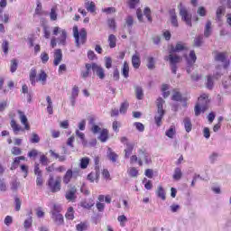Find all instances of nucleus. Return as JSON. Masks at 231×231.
<instances>
[{
	"label": "nucleus",
	"mask_w": 231,
	"mask_h": 231,
	"mask_svg": "<svg viewBox=\"0 0 231 231\" xmlns=\"http://www.w3.org/2000/svg\"><path fill=\"white\" fill-rule=\"evenodd\" d=\"M76 230L77 231H86L88 230V223L86 222H80L76 226Z\"/></svg>",
	"instance_id": "de8ad7c7"
},
{
	"label": "nucleus",
	"mask_w": 231,
	"mask_h": 231,
	"mask_svg": "<svg viewBox=\"0 0 231 231\" xmlns=\"http://www.w3.org/2000/svg\"><path fill=\"white\" fill-rule=\"evenodd\" d=\"M78 97H79V88L77 86H74L72 88L70 97L77 98Z\"/></svg>",
	"instance_id": "774afa93"
},
{
	"label": "nucleus",
	"mask_w": 231,
	"mask_h": 231,
	"mask_svg": "<svg viewBox=\"0 0 231 231\" xmlns=\"http://www.w3.org/2000/svg\"><path fill=\"white\" fill-rule=\"evenodd\" d=\"M165 115V112L162 113H157V115L154 116L155 124L160 127L162 125V120Z\"/></svg>",
	"instance_id": "4c0bfd02"
},
{
	"label": "nucleus",
	"mask_w": 231,
	"mask_h": 231,
	"mask_svg": "<svg viewBox=\"0 0 231 231\" xmlns=\"http://www.w3.org/2000/svg\"><path fill=\"white\" fill-rule=\"evenodd\" d=\"M85 68H86L87 70L81 72L82 79H88V77H89V71H91V69H93V67H92L91 63H87L85 65Z\"/></svg>",
	"instance_id": "cd10ccee"
},
{
	"label": "nucleus",
	"mask_w": 231,
	"mask_h": 231,
	"mask_svg": "<svg viewBox=\"0 0 231 231\" xmlns=\"http://www.w3.org/2000/svg\"><path fill=\"white\" fill-rule=\"evenodd\" d=\"M36 77H37V69L35 68L31 69L29 79L32 86H35L37 82Z\"/></svg>",
	"instance_id": "aec40b11"
},
{
	"label": "nucleus",
	"mask_w": 231,
	"mask_h": 231,
	"mask_svg": "<svg viewBox=\"0 0 231 231\" xmlns=\"http://www.w3.org/2000/svg\"><path fill=\"white\" fill-rule=\"evenodd\" d=\"M134 125L135 129L137 131H139V133H143L145 131V126L143 125V124H142L140 122L134 123Z\"/></svg>",
	"instance_id": "8fccbe9b"
},
{
	"label": "nucleus",
	"mask_w": 231,
	"mask_h": 231,
	"mask_svg": "<svg viewBox=\"0 0 231 231\" xmlns=\"http://www.w3.org/2000/svg\"><path fill=\"white\" fill-rule=\"evenodd\" d=\"M51 219L58 226H60V225H64V217L62 216V214L51 215Z\"/></svg>",
	"instance_id": "2eb2a0df"
},
{
	"label": "nucleus",
	"mask_w": 231,
	"mask_h": 231,
	"mask_svg": "<svg viewBox=\"0 0 231 231\" xmlns=\"http://www.w3.org/2000/svg\"><path fill=\"white\" fill-rule=\"evenodd\" d=\"M163 104H165V100L163 98L159 97L156 100V106H157V113H165V110H163Z\"/></svg>",
	"instance_id": "5701e85b"
},
{
	"label": "nucleus",
	"mask_w": 231,
	"mask_h": 231,
	"mask_svg": "<svg viewBox=\"0 0 231 231\" xmlns=\"http://www.w3.org/2000/svg\"><path fill=\"white\" fill-rule=\"evenodd\" d=\"M62 62V51L60 49H58L54 51V60L53 65L59 66Z\"/></svg>",
	"instance_id": "f8f14e48"
},
{
	"label": "nucleus",
	"mask_w": 231,
	"mask_h": 231,
	"mask_svg": "<svg viewBox=\"0 0 231 231\" xmlns=\"http://www.w3.org/2000/svg\"><path fill=\"white\" fill-rule=\"evenodd\" d=\"M31 143H39L41 142V137H39V134L33 133L30 138Z\"/></svg>",
	"instance_id": "3c124183"
},
{
	"label": "nucleus",
	"mask_w": 231,
	"mask_h": 231,
	"mask_svg": "<svg viewBox=\"0 0 231 231\" xmlns=\"http://www.w3.org/2000/svg\"><path fill=\"white\" fill-rule=\"evenodd\" d=\"M206 88L208 89H213L214 88V80L212 79V76H208L207 82H206Z\"/></svg>",
	"instance_id": "09e8293b"
},
{
	"label": "nucleus",
	"mask_w": 231,
	"mask_h": 231,
	"mask_svg": "<svg viewBox=\"0 0 231 231\" xmlns=\"http://www.w3.org/2000/svg\"><path fill=\"white\" fill-rule=\"evenodd\" d=\"M165 60H169L170 64H179V62H181V56L174 55L173 53H170L169 56H166L164 58Z\"/></svg>",
	"instance_id": "1a4fd4ad"
},
{
	"label": "nucleus",
	"mask_w": 231,
	"mask_h": 231,
	"mask_svg": "<svg viewBox=\"0 0 231 231\" xmlns=\"http://www.w3.org/2000/svg\"><path fill=\"white\" fill-rule=\"evenodd\" d=\"M194 44H195V46L199 48V46H201L203 44V35H199V36L196 37L194 40Z\"/></svg>",
	"instance_id": "13d9d810"
},
{
	"label": "nucleus",
	"mask_w": 231,
	"mask_h": 231,
	"mask_svg": "<svg viewBox=\"0 0 231 231\" xmlns=\"http://www.w3.org/2000/svg\"><path fill=\"white\" fill-rule=\"evenodd\" d=\"M125 24L129 30L133 29V24H134V19H133V16L129 15L125 18Z\"/></svg>",
	"instance_id": "37998d69"
},
{
	"label": "nucleus",
	"mask_w": 231,
	"mask_h": 231,
	"mask_svg": "<svg viewBox=\"0 0 231 231\" xmlns=\"http://www.w3.org/2000/svg\"><path fill=\"white\" fill-rule=\"evenodd\" d=\"M14 205H15L16 212H19V210H21V205H22V201H21V199H19V197L14 198Z\"/></svg>",
	"instance_id": "052dcab7"
},
{
	"label": "nucleus",
	"mask_w": 231,
	"mask_h": 231,
	"mask_svg": "<svg viewBox=\"0 0 231 231\" xmlns=\"http://www.w3.org/2000/svg\"><path fill=\"white\" fill-rule=\"evenodd\" d=\"M228 56L226 55V52H217L215 56V60L223 62L224 68L226 69L228 66H230V61L226 60Z\"/></svg>",
	"instance_id": "0eeeda50"
},
{
	"label": "nucleus",
	"mask_w": 231,
	"mask_h": 231,
	"mask_svg": "<svg viewBox=\"0 0 231 231\" xmlns=\"http://www.w3.org/2000/svg\"><path fill=\"white\" fill-rule=\"evenodd\" d=\"M133 149H134V144L127 143L126 148L125 149V158H130L131 154H133Z\"/></svg>",
	"instance_id": "bb28decb"
},
{
	"label": "nucleus",
	"mask_w": 231,
	"mask_h": 231,
	"mask_svg": "<svg viewBox=\"0 0 231 231\" xmlns=\"http://www.w3.org/2000/svg\"><path fill=\"white\" fill-rule=\"evenodd\" d=\"M18 115L20 116V121L23 125H24V129L26 131H30V125L28 124V117H26V115H24V112L18 110Z\"/></svg>",
	"instance_id": "9d476101"
},
{
	"label": "nucleus",
	"mask_w": 231,
	"mask_h": 231,
	"mask_svg": "<svg viewBox=\"0 0 231 231\" xmlns=\"http://www.w3.org/2000/svg\"><path fill=\"white\" fill-rule=\"evenodd\" d=\"M51 21H57V7H52L50 13Z\"/></svg>",
	"instance_id": "6e6d98bb"
},
{
	"label": "nucleus",
	"mask_w": 231,
	"mask_h": 231,
	"mask_svg": "<svg viewBox=\"0 0 231 231\" xmlns=\"http://www.w3.org/2000/svg\"><path fill=\"white\" fill-rule=\"evenodd\" d=\"M127 109H129V103L125 101L121 104L119 112L121 115H125V113H127Z\"/></svg>",
	"instance_id": "79ce46f5"
},
{
	"label": "nucleus",
	"mask_w": 231,
	"mask_h": 231,
	"mask_svg": "<svg viewBox=\"0 0 231 231\" xmlns=\"http://www.w3.org/2000/svg\"><path fill=\"white\" fill-rule=\"evenodd\" d=\"M85 7L88 10V12H90V14L95 13V10H96L95 2L85 3Z\"/></svg>",
	"instance_id": "58836bf2"
},
{
	"label": "nucleus",
	"mask_w": 231,
	"mask_h": 231,
	"mask_svg": "<svg viewBox=\"0 0 231 231\" xmlns=\"http://www.w3.org/2000/svg\"><path fill=\"white\" fill-rule=\"evenodd\" d=\"M220 156L221 155L217 152H211L209 157H208L210 163H216V162H217V160H219Z\"/></svg>",
	"instance_id": "f704fd0d"
},
{
	"label": "nucleus",
	"mask_w": 231,
	"mask_h": 231,
	"mask_svg": "<svg viewBox=\"0 0 231 231\" xmlns=\"http://www.w3.org/2000/svg\"><path fill=\"white\" fill-rule=\"evenodd\" d=\"M109 139V131L107 129H103L98 136V140L102 142L103 143L107 142Z\"/></svg>",
	"instance_id": "4be33fe9"
},
{
	"label": "nucleus",
	"mask_w": 231,
	"mask_h": 231,
	"mask_svg": "<svg viewBox=\"0 0 231 231\" xmlns=\"http://www.w3.org/2000/svg\"><path fill=\"white\" fill-rule=\"evenodd\" d=\"M105 66L106 69H111L113 66V60L110 57H106L105 58Z\"/></svg>",
	"instance_id": "4d7b16f0"
},
{
	"label": "nucleus",
	"mask_w": 231,
	"mask_h": 231,
	"mask_svg": "<svg viewBox=\"0 0 231 231\" xmlns=\"http://www.w3.org/2000/svg\"><path fill=\"white\" fill-rule=\"evenodd\" d=\"M138 154H139V158L143 160L147 165H149V163L152 162L151 154H149V152H147V151L139 150Z\"/></svg>",
	"instance_id": "9b49d317"
},
{
	"label": "nucleus",
	"mask_w": 231,
	"mask_h": 231,
	"mask_svg": "<svg viewBox=\"0 0 231 231\" xmlns=\"http://www.w3.org/2000/svg\"><path fill=\"white\" fill-rule=\"evenodd\" d=\"M209 35H212V22L208 21L204 30V36L208 38Z\"/></svg>",
	"instance_id": "393cba45"
},
{
	"label": "nucleus",
	"mask_w": 231,
	"mask_h": 231,
	"mask_svg": "<svg viewBox=\"0 0 231 231\" xmlns=\"http://www.w3.org/2000/svg\"><path fill=\"white\" fill-rule=\"evenodd\" d=\"M11 127L14 131V134H17V133H19V131H23V128H21V125H19L15 120H12L11 121Z\"/></svg>",
	"instance_id": "ea45409f"
},
{
	"label": "nucleus",
	"mask_w": 231,
	"mask_h": 231,
	"mask_svg": "<svg viewBox=\"0 0 231 231\" xmlns=\"http://www.w3.org/2000/svg\"><path fill=\"white\" fill-rule=\"evenodd\" d=\"M73 178V170L69 169L65 175L63 176V183L65 185H68L69 181H71V179Z\"/></svg>",
	"instance_id": "412c9836"
},
{
	"label": "nucleus",
	"mask_w": 231,
	"mask_h": 231,
	"mask_svg": "<svg viewBox=\"0 0 231 231\" xmlns=\"http://www.w3.org/2000/svg\"><path fill=\"white\" fill-rule=\"evenodd\" d=\"M127 174L130 176V178H138V170L134 167H130L127 170Z\"/></svg>",
	"instance_id": "72a5a7b5"
},
{
	"label": "nucleus",
	"mask_w": 231,
	"mask_h": 231,
	"mask_svg": "<svg viewBox=\"0 0 231 231\" xmlns=\"http://www.w3.org/2000/svg\"><path fill=\"white\" fill-rule=\"evenodd\" d=\"M117 221L120 223L121 226H125V223H127V217H125V215H121L117 217Z\"/></svg>",
	"instance_id": "5fc2aeb1"
},
{
	"label": "nucleus",
	"mask_w": 231,
	"mask_h": 231,
	"mask_svg": "<svg viewBox=\"0 0 231 231\" xmlns=\"http://www.w3.org/2000/svg\"><path fill=\"white\" fill-rule=\"evenodd\" d=\"M225 15V7L224 6H219L217 9V21H221V17Z\"/></svg>",
	"instance_id": "a18cd8bd"
},
{
	"label": "nucleus",
	"mask_w": 231,
	"mask_h": 231,
	"mask_svg": "<svg viewBox=\"0 0 231 231\" xmlns=\"http://www.w3.org/2000/svg\"><path fill=\"white\" fill-rule=\"evenodd\" d=\"M106 158L112 162V163H116L118 161V154L116 152H113V149L108 148L106 152Z\"/></svg>",
	"instance_id": "ddd939ff"
},
{
	"label": "nucleus",
	"mask_w": 231,
	"mask_h": 231,
	"mask_svg": "<svg viewBox=\"0 0 231 231\" xmlns=\"http://www.w3.org/2000/svg\"><path fill=\"white\" fill-rule=\"evenodd\" d=\"M165 134L168 138H174L176 136V126L171 125L166 132Z\"/></svg>",
	"instance_id": "c756f323"
},
{
	"label": "nucleus",
	"mask_w": 231,
	"mask_h": 231,
	"mask_svg": "<svg viewBox=\"0 0 231 231\" xmlns=\"http://www.w3.org/2000/svg\"><path fill=\"white\" fill-rule=\"evenodd\" d=\"M46 80H48V74H46V71L43 69H41L36 79V82H42L44 86V84H46Z\"/></svg>",
	"instance_id": "4468645a"
},
{
	"label": "nucleus",
	"mask_w": 231,
	"mask_h": 231,
	"mask_svg": "<svg viewBox=\"0 0 231 231\" xmlns=\"http://www.w3.org/2000/svg\"><path fill=\"white\" fill-rule=\"evenodd\" d=\"M19 187H21V182L17 181V180L11 182V190H17Z\"/></svg>",
	"instance_id": "680f3d73"
},
{
	"label": "nucleus",
	"mask_w": 231,
	"mask_h": 231,
	"mask_svg": "<svg viewBox=\"0 0 231 231\" xmlns=\"http://www.w3.org/2000/svg\"><path fill=\"white\" fill-rule=\"evenodd\" d=\"M170 14V21L171 24L174 26V28H178V14H176V9H171L169 11Z\"/></svg>",
	"instance_id": "6e6552de"
},
{
	"label": "nucleus",
	"mask_w": 231,
	"mask_h": 231,
	"mask_svg": "<svg viewBox=\"0 0 231 231\" xmlns=\"http://www.w3.org/2000/svg\"><path fill=\"white\" fill-rule=\"evenodd\" d=\"M156 194H157L158 198H161V199H162V201H165L166 197H165V189H163V187L159 186L157 189Z\"/></svg>",
	"instance_id": "c9c22d12"
},
{
	"label": "nucleus",
	"mask_w": 231,
	"mask_h": 231,
	"mask_svg": "<svg viewBox=\"0 0 231 231\" xmlns=\"http://www.w3.org/2000/svg\"><path fill=\"white\" fill-rule=\"evenodd\" d=\"M140 64H142L140 54H134L132 57V66L134 68V69H138V68H140Z\"/></svg>",
	"instance_id": "dca6fc26"
},
{
	"label": "nucleus",
	"mask_w": 231,
	"mask_h": 231,
	"mask_svg": "<svg viewBox=\"0 0 231 231\" xmlns=\"http://www.w3.org/2000/svg\"><path fill=\"white\" fill-rule=\"evenodd\" d=\"M32 217H30L29 218H27L25 221H24V224H23V226L25 228V230H28L29 228L32 227Z\"/></svg>",
	"instance_id": "69168bd1"
},
{
	"label": "nucleus",
	"mask_w": 231,
	"mask_h": 231,
	"mask_svg": "<svg viewBox=\"0 0 231 231\" xmlns=\"http://www.w3.org/2000/svg\"><path fill=\"white\" fill-rule=\"evenodd\" d=\"M122 75L125 79H129V63L127 61L124 62Z\"/></svg>",
	"instance_id": "7c9ffc66"
},
{
	"label": "nucleus",
	"mask_w": 231,
	"mask_h": 231,
	"mask_svg": "<svg viewBox=\"0 0 231 231\" xmlns=\"http://www.w3.org/2000/svg\"><path fill=\"white\" fill-rule=\"evenodd\" d=\"M66 219L73 221L75 219V211H73V207H69L65 214Z\"/></svg>",
	"instance_id": "473e14b6"
},
{
	"label": "nucleus",
	"mask_w": 231,
	"mask_h": 231,
	"mask_svg": "<svg viewBox=\"0 0 231 231\" xmlns=\"http://www.w3.org/2000/svg\"><path fill=\"white\" fill-rule=\"evenodd\" d=\"M46 101L48 104L47 112L49 113V115H53V101H51V97L50 96H47Z\"/></svg>",
	"instance_id": "c85d7f7f"
},
{
	"label": "nucleus",
	"mask_w": 231,
	"mask_h": 231,
	"mask_svg": "<svg viewBox=\"0 0 231 231\" xmlns=\"http://www.w3.org/2000/svg\"><path fill=\"white\" fill-rule=\"evenodd\" d=\"M196 52L194 51H189V55L187 58L188 66H194L197 60Z\"/></svg>",
	"instance_id": "6ab92c4d"
},
{
	"label": "nucleus",
	"mask_w": 231,
	"mask_h": 231,
	"mask_svg": "<svg viewBox=\"0 0 231 231\" xmlns=\"http://www.w3.org/2000/svg\"><path fill=\"white\" fill-rule=\"evenodd\" d=\"M40 163H42V165L46 166L48 165V163H50V161L48 160V157H46V155L42 154L40 156Z\"/></svg>",
	"instance_id": "e2e57ef3"
},
{
	"label": "nucleus",
	"mask_w": 231,
	"mask_h": 231,
	"mask_svg": "<svg viewBox=\"0 0 231 231\" xmlns=\"http://www.w3.org/2000/svg\"><path fill=\"white\" fill-rule=\"evenodd\" d=\"M40 59L42 62V64H46L48 62V60H50V55L47 54V52H42Z\"/></svg>",
	"instance_id": "864d4df0"
},
{
	"label": "nucleus",
	"mask_w": 231,
	"mask_h": 231,
	"mask_svg": "<svg viewBox=\"0 0 231 231\" xmlns=\"http://www.w3.org/2000/svg\"><path fill=\"white\" fill-rule=\"evenodd\" d=\"M183 122H184L185 131L187 133H190L192 131V122L190 121V118L185 117Z\"/></svg>",
	"instance_id": "a878e982"
},
{
	"label": "nucleus",
	"mask_w": 231,
	"mask_h": 231,
	"mask_svg": "<svg viewBox=\"0 0 231 231\" xmlns=\"http://www.w3.org/2000/svg\"><path fill=\"white\" fill-rule=\"evenodd\" d=\"M80 168L81 169H88V166L89 165V158L84 157L80 160Z\"/></svg>",
	"instance_id": "49530a36"
},
{
	"label": "nucleus",
	"mask_w": 231,
	"mask_h": 231,
	"mask_svg": "<svg viewBox=\"0 0 231 231\" xmlns=\"http://www.w3.org/2000/svg\"><path fill=\"white\" fill-rule=\"evenodd\" d=\"M62 212V206L60 204H54L51 211V216L60 214Z\"/></svg>",
	"instance_id": "2f4dec72"
},
{
	"label": "nucleus",
	"mask_w": 231,
	"mask_h": 231,
	"mask_svg": "<svg viewBox=\"0 0 231 231\" xmlns=\"http://www.w3.org/2000/svg\"><path fill=\"white\" fill-rule=\"evenodd\" d=\"M185 50V45L181 42H178L176 46L171 47L170 53H180V51H183Z\"/></svg>",
	"instance_id": "a211bd4d"
},
{
	"label": "nucleus",
	"mask_w": 231,
	"mask_h": 231,
	"mask_svg": "<svg viewBox=\"0 0 231 231\" xmlns=\"http://www.w3.org/2000/svg\"><path fill=\"white\" fill-rule=\"evenodd\" d=\"M92 71L95 75H97V78L100 79V80H104V79H106V70L103 67H101V65L92 63Z\"/></svg>",
	"instance_id": "423d86ee"
},
{
	"label": "nucleus",
	"mask_w": 231,
	"mask_h": 231,
	"mask_svg": "<svg viewBox=\"0 0 231 231\" xmlns=\"http://www.w3.org/2000/svg\"><path fill=\"white\" fill-rule=\"evenodd\" d=\"M77 194V188L73 187L69 191L66 192L65 198L69 201H73L75 198H77L75 195Z\"/></svg>",
	"instance_id": "f3484780"
},
{
	"label": "nucleus",
	"mask_w": 231,
	"mask_h": 231,
	"mask_svg": "<svg viewBox=\"0 0 231 231\" xmlns=\"http://www.w3.org/2000/svg\"><path fill=\"white\" fill-rule=\"evenodd\" d=\"M19 66V62L17 60H11L10 71L11 73H15L17 71V67Z\"/></svg>",
	"instance_id": "c03bdc74"
},
{
	"label": "nucleus",
	"mask_w": 231,
	"mask_h": 231,
	"mask_svg": "<svg viewBox=\"0 0 231 231\" xmlns=\"http://www.w3.org/2000/svg\"><path fill=\"white\" fill-rule=\"evenodd\" d=\"M61 180L60 177H57L56 180L53 177V174L49 176V180L47 181V185L51 190V192H60L61 186Z\"/></svg>",
	"instance_id": "7ed1b4c3"
},
{
	"label": "nucleus",
	"mask_w": 231,
	"mask_h": 231,
	"mask_svg": "<svg viewBox=\"0 0 231 231\" xmlns=\"http://www.w3.org/2000/svg\"><path fill=\"white\" fill-rule=\"evenodd\" d=\"M178 8L180 10V15L181 17V20L184 21V23L188 26L192 27V14H189V10H187V7L183 6V4H180Z\"/></svg>",
	"instance_id": "20e7f679"
},
{
	"label": "nucleus",
	"mask_w": 231,
	"mask_h": 231,
	"mask_svg": "<svg viewBox=\"0 0 231 231\" xmlns=\"http://www.w3.org/2000/svg\"><path fill=\"white\" fill-rule=\"evenodd\" d=\"M19 163H21V160H19V157L14 158L11 166V171H15V169L19 167Z\"/></svg>",
	"instance_id": "0e129e2a"
},
{
	"label": "nucleus",
	"mask_w": 231,
	"mask_h": 231,
	"mask_svg": "<svg viewBox=\"0 0 231 231\" xmlns=\"http://www.w3.org/2000/svg\"><path fill=\"white\" fill-rule=\"evenodd\" d=\"M52 33L53 35H59V33H61L58 38L59 44L66 46V39H68V32H66V29H60V27L56 26L53 28Z\"/></svg>",
	"instance_id": "39448f33"
},
{
	"label": "nucleus",
	"mask_w": 231,
	"mask_h": 231,
	"mask_svg": "<svg viewBox=\"0 0 231 231\" xmlns=\"http://www.w3.org/2000/svg\"><path fill=\"white\" fill-rule=\"evenodd\" d=\"M135 97L137 100H143V88L140 86L134 87Z\"/></svg>",
	"instance_id": "b1692460"
},
{
	"label": "nucleus",
	"mask_w": 231,
	"mask_h": 231,
	"mask_svg": "<svg viewBox=\"0 0 231 231\" xmlns=\"http://www.w3.org/2000/svg\"><path fill=\"white\" fill-rule=\"evenodd\" d=\"M108 42L110 48H116V36L115 34H110L108 37Z\"/></svg>",
	"instance_id": "a19ab883"
},
{
	"label": "nucleus",
	"mask_w": 231,
	"mask_h": 231,
	"mask_svg": "<svg viewBox=\"0 0 231 231\" xmlns=\"http://www.w3.org/2000/svg\"><path fill=\"white\" fill-rule=\"evenodd\" d=\"M147 68L148 69H154V58L152 57L148 58Z\"/></svg>",
	"instance_id": "338daca9"
},
{
	"label": "nucleus",
	"mask_w": 231,
	"mask_h": 231,
	"mask_svg": "<svg viewBox=\"0 0 231 231\" xmlns=\"http://www.w3.org/2000/svg\"><path fill=\"white\" fill-rule=\"evenodd\" d=\"M181 93L174 90L173 96L171 97V100H174L175 102H181Z\"/></svg>",
	"instance_id": "603ef678"
},
{
	"label": "nucleus",
	"mask_w": 231,
	"mask_h": 231,
	"mask_svg": "<svg viewBox=\"0 0 231 231\" xmlns=\"http://www.w3.org/2000/svg\"><path fill=\"white\" fill-rule=\"evenodd\" d=\"M11 152H12V154H14V156H19L20 154L23 153V151L21 150V148H19L17 146H14L11 149Z\"/></svg>",
	"instance_id": "bf43d9fd"
},
{
	"label": "nucleus",
	"mask_w": 231,
	"mask_h": 231,
	"mask_svg": "<svg viewBox=\"0 0 231 231\" xmlns=\"http://www.w3.org/2000/svg\"><path fill=\"white\" fill-rule=\"evenodd\" d=\"M210 100H208V96L207 94H203L199 97V102L195 106V116H199L201 113H205L207 109H208V104Z\"/></svg>",
	"instance_id": "f257e3e1"
},
{
	"label": "nucleus",
	"mask_w": 231,
	"mask_h": 231,
	"mask_svg": "<svg viewBox=\"0 0 231 231\" xmlns=\"http://www.w3.org/2000/svg\"><path fill=\"white\" fill-rule=\"evenodd\" d=\"M73 32L76 46L77 48H80V44L86 43V41L88 39V32H86V29L82 28L79 33V27L77 26L73 27Z\"/></svg>",
	"instance_id": "f03ea898"
},
{
	"label": "nucleus",
	"mask_w": 231,
	"mask_h": 231,
	"mask_svg": "<svg viewBox=\"0 0 231 231\" xmlns=\"http://www.w3.org/2000/svg\"><path fill=\"white\" fill-rule=\"evenodd\" d=\"M181 176H183V173L181 172V169L175 168L174 173H173V180L176 181H180L181 180Z\"/></svg>",
	"instance_id": "e433bc0d"
}]
</instances>
